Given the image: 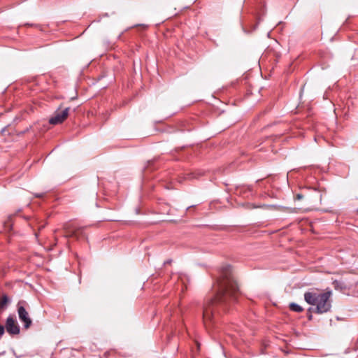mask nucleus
I'll return each instance as SVG.
<instances>
[{"instance_id": "1", "label": "nucleus", "mask_w": 358, "mask_h": 358, "mask_svg": "<svg viewBox=\"0 0 358 358\" xmlns=\"http://www.w3.org/2000/svg\"><path fill=\"white\" fill-rule=\"evenodd\" d=\"M215 289L216 292L215 296L208 299L203 306V321L207 329L214 323L215 307H222L224 309L236 298L238 287L231 274L229 266L222 268L220 277L217 279L215 286Z\"/></svg>"}, {"instance_id": "2", "label": "nucleus", "mask_w": 358, "mask_h": 358, "mask_svg": "<svg viewBox=\"0 0 358 358\" xmlns=\"http://www.w3.org/2000/svg\"><path fill=\"white\" fill-rule=\"evenodd\" d=\"M331 291L327 290L324 293L318 294L314 292H307L304 294V299L308 304L315 306L317 313H324L329 311L331 307Z\"/></svg>"}, {"instance_id": "3", "label": "nucleus", "mask_w": 358, "mask_h": 358, "mask_svg": "<svg viewBox=\"0 0 358 358\" xmlns=\"http://www.w3.org/2000/svg\"><path fill=\"white\" fill-rule=\"evenodd\" d=\"M17 313L19 319L24 323V327L28 329L31 324V320L29 317V313L26 309L21 305V303L17 304Z\"/></svg>"}, {"instance_id": "4", "label": "nucleus", "mask_w": 358, "mask_h": 358, "mask_svg": "<svg viewBox=\"0 0 358 358\" xmlns=\"http://www.w3.org/2000/svg\"><path fill=\"white\" fill-rule=\"evenodd\" d=\"M69 108H66L62 111H57L54 115L49 120L51 124H58L63 122L69 115Z\"/></svg>"}, {"instance_id": "5", "label": "nucleus", "mask_w": 358, "mask_h": 358, "mask_svg": "<svg viewBox=\"0 0 358 358\" xmlns=\"http://www.w3.org/2000/svg\"><path fill=\"white\" fill-rule=\"evenodd\" d=\"M6 328L7 332L10 334L15 335L20 333V327L15 317L12 315L7 318Z\"/></svg>"}, {"instance_id": "6", "label": "nucleus", "mask_w": 358, "mask_h": 358, "mask_svg": "<svg viewBox=\"0 0 358 358\" xmlns=\"http://www.w3.org/2000/svg\"><path fill=\"white\" fill-rule=\"evenodd\" d=\"M75 227L69 223H65L63 225V229L64 231V237L69 238L77 236V230H74Z\"/></svg>"}, {"instance_id": "7", "label": "nucleus", "mask_w": 358, "mask_h": 358, "mask_svg": "<svg viewBox=\"0 0 358 358\" xmlns=\"http://www.w3.org/2000/svg\"><path fill=\"white\" fill-rule=\"evenodd\" d=\"M333 285L336 289L342 290L346 288V285L343 282L338 280H334L333 282Z\"/></svg>"}, {"instance_id": "8", "label": "nucleus", "mask_w": 358, "mask_h": 358, "mask_svg": "<svg viewBox=\"0 0 358 358\" xmlns=\"http://www.w3.org/2000/svg\"><path fill=\"white\" fill-rule=\"evenodd\" d=\"M269 207L271 208L278 210H282V211L288 212V213L294 212V210L292 209L287 208V207L277 206H270Z\"/></svg>"}, {"instance_id": "9", "label": "nucleus", "mask_w": 358, "mask_h": 358, "mask_svg": "<svg viewBox=\"0 0 358 358\" xmlns=\"http://www.w3.org/2000/svg\"><path fill=\"white\" fill-rule=\"evenodd\" d=\"M289 308L292 310L294 312L301 313L303 311V308L295 303H290Z\"/></svg>"}, {"instance_id": "10", "label": "nucleus", "mask_w": 358, "mask_h": 358, "mask_svg": "<svg viewBox=\"0 0 358 358\" xmlns=\"http://www.w3.org/2000/svg\"><path fill=\"white\" fill-rule=\"evenodd\" d=\"M8 303V298L6 296H3L0 299V310H3Z\"/></svg>"}, {"instance_id": "11", "label": "nucleus", "mask_w": 358, "mask_h": 358, "mask_svg": "<svg viewBox=\"0 0 358 358\" xmlns=\"http://www.w3.org/2000/svg\"><path fill=\"white\" fill-rule=\"evenodd\" d=\"M74 230H77V236H73V238H75L76 239H79L80 237L83 235V229L81 228H76L75 227Z\"/></svg>"}, {"instance_id": "12", "label": "nucleus", "mask_w": 358, "mask_h": 358, "mask_svg": "<svg viewBox=\"0 0 358 358\" xmlns=\"http://www.w3.org/2000/svg\"><path fill=\"white\" fill-rule=\"evenodd\" d=\"M5 332V328L3 325L0 324V338L3 335Z\"/></svg>"}, {"instance_id": "13", "label": "nucleus", "mask_w": 358, "mask_h": 358, "mask_svg": "<svg viewBox=\"0 0 358 358\" xmlns=\"http://www.w3.org/2000/svg\"><path fill=\"white\" fill-rule=\"evenodd\" d=\"M303 198V196L301 194H298L296 196V199H298V200H301Z\"/></svg>"}, {"instance_id": "14", "label": "nucleus", "mask_w": 358, "mask_h": 358, "mask_svg": "<svg viewBox=\"0 0 358 358\" xmlns=\"http://www.w3.org/2000/svg\"><path fill=\"white\" fill-rule=\"evenodd\" d=\"M36 197H42L43 196V194H36L35 195Z\"/></svg>"}, {"instance_id": "15", "label": "nucleus", "mask_w": 358, "mask_h": 358, "mask_svg": "<svg viewBox=\"0 0 358 358\" xmlns=\"http://www.w3.org/2000/svg\"><path fill=\"white\" fill-rule=\"evenodd\" d=\"M192 175H193L192 173H191V174H190V176H189V178H193V176H192Z\"/></svg>"}, {"instance_id": "16", "label": "nucleus", "mask_w": 358, "mask_h": 358, "mask_svg": "<svg viewBox=\"0 0 358 358\" xmlns=\"http://www.w3.org/2000/svg\"><path fill=\"white\" fill-rule=\"evenodd\" d=\"M43 227H44V225H42V226H41V227H39V229H42V228H43Z\"/></svg>"}]
</instances>
